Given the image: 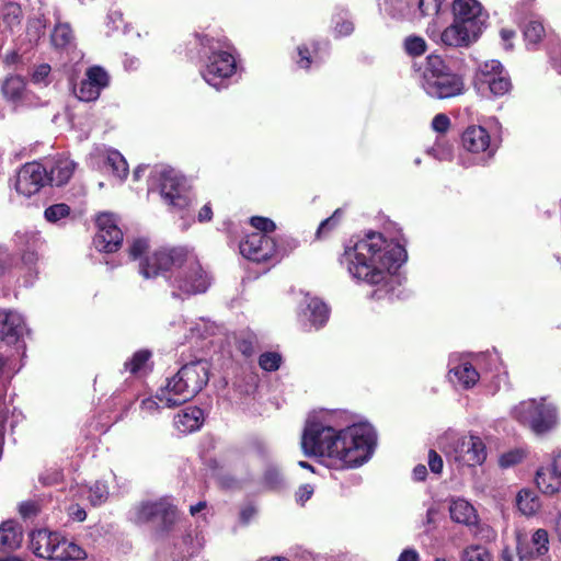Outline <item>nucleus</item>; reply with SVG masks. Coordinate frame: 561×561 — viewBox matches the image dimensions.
I'll return each mask as SVG.
<instances>
[{"label": "nucleus", "mask_w": 561, "mask_h": 561, "mask_svg": "<svg viewBox=\"0 0 561 561\" xmlns=\"http://www.w3.org/2000/svg\"><path fill=\"white\" fill-rule=\"evenodd\" d=\"M415 0H383V10L393 19H409Z\"/></svg>", "instance_id": "31"}, {"label": "nucleus", "mask_w": 561, "mask_h": 561, "mask_svg": "<svg viewBox=\"0 0 561 561\" xmlns=\"http://www.w3.org/2000/svg\"><path fill=\"white\" fill-rule=\"evenodd\" d=\"M73 38L72 30L68 23L58 22L56 24L51 34V42L54 46L58 48L68 47L72 43Z\"/></svg>", "instance_id": "35"}, {"label": "nucleus", "mask_w": 561, "mask_h": 561, "mask_svg": "<svg viewBox=\"0 0 561 561\" xmlns=\"http://www.w3.org/2000/svg\"><path fill=\"white\" fill-rule=\"evenodd\" d=\"M164 507V499L142 502L134 508L131 519L136 524L149 523L157 519L161 512H165Z\"/></svg>", "instance_id": "28"}, {"label": "nucleus", "mask_w": 561, "mask_h": 561, "mask_svg": "<svg viewBox=\"0 0 561 561\" xmlns=\"http://www.w3.org/2000/svg\"><path fill=\"white\" fill-rule=\"evenodd\" d=\"M428 153L438 160H449L451 158V147L437 144L428 150Z\"/></svg>", "instance_id": "59"}, {"label": "nucleus", "mask_w": 561, "mask_h": 561, "mask_svg": "<svg viewBox=\"0 0 561 561\" xmlns=\"http://www.w3.org/2000/svg\"><path fill=\"white\" fill-rule=\"evenodd\" d=\"M342 215H343L342 209H340V208L336 209L331 217L327 218L325 220H323L320 224L318 231H317V236L320 237L321 234H323V233L330 231L331 229H333L334 227H336L342 218Z\"/></svg>", "instance_id": "48"}, {"label": "nucleus", "mask_w": 561, "mask_h": 561, "mask_svg": "<svg viewBox=\"0 0 561 561\" xmlns=\"http://www.w3.org/2000/svg\"><path fill=\"white\" fill-rule=\"evenodd\" d=\"M149 242L145 238L135 239L129 247V255L134 259H140L141 255L148 250Z\"/></svg>", "instance_id": "52"}, {"label": "nucleus", "mask_w": 561, "mask_h": 561, "mask_svg": "<svg viewBox=\"0 0 561 561\" xmlns=\"http://www.w3.org/2000/svg\"><path fill=\"white\" fill-rule=\"evenodd\" d=\"M206 59L201 69L203 79L215 89L226 88V81L236 72L237 65L233 55L227 50L228 46L207 35L201 38Z\"/></svg>", "instance_id": "5"}, {"label": "nucleus", "mask_w": 561, "mask_h": 561, "mask_svg": "<svg viewBox=\"0 0 561 561\" xmlns=\"http://www.w3.org/2000/svg\"><path fill=\"white\" fill-rule=\"evenodd\" d=\"M21 20V9L16 4H9L4 9L3 21L8 23L9 26H13L20 23Z\"/></svg>", "instance_id": "51"}, {"label": "nucleus", "mask_w": 561, "mask_h": 561, "mask_svg": "<svg viewBox=\"0 0 561 561\" xmlns=\"http://www.w3.org/2000/svg\"><path fill=\"white\" fill-rule=\"evenodd\" d=\"M298 301V318L301 325L307 331L320 330L325 325L330 317V309L319 297L311 296L310 293L293 290Z\"/></svg>", "instance_id": "10"}, {"label": "nucleus", "mask_w": 561, "mask_h": 561, "mask_svg": "<svg viewBox=\"0 0 561 561\" xmlns=\"http://www.w3.org/2000/svg\"><path fill=\"white\" fill-rule=\"evenodd\" d=\"M450 127V119L446 114H437L432 121V128L439 134H445Z\"/></svg>", "instance_id": "54"}, {"label": "nucleus", "mask_w": 561, "mask_h": 561, "mask_svg": "<svg viewBox=\"0 0 561 561\" xmlns=\"http://www.w3.org/2000/svg\"><path fill=\"white\" fill-rule=\"evenodd\" d=\"M99 231L94 238L96 249L112 253L118 250L123 242V232L117 226L114 215L104 213L96 218Z\"/></svg>", "instance_id": "14"}, {"label": "nucleus", "mask_w": 561, "mask_h": 561, "mask_svg": "<svg viewBox=\"0 0 561 561\" xmlns=\"http://www.w3.org/2000/svg\"><path fill=\"white\" fill-rule=\"evenodd\" d=\"M162 198L171 206L183 209L188 206L190 199L184 193L182 176L173 169H161L156 173Z\"/></svg>", "instance_id": "12"}, {"label": "nucleus", "mask_w": 561, "mask_h": 561, "mask_svg": "<svg viewBox=\"0 0 561 561\" xmlns=\"http://www.w3.org/2000/svg\"><path fill=\"white\" fill-rule=\"evenodd\" d=\"M50 73V66L47 65V64H43V65H39L38 67H36V69L34 70L33 75H32V80L34 83H38V84H46L47 82V78Z\"/></svg>", "instance_id": "58"}, {"label": "nucleus", "mask_w": 561, "mask_h": 561, "mask_svg": "<svg viewBox=\"0 0 561 561\" xmlns=\"http://www.w3.org/2000/svg\"><path fill=\"white\" fill-rule=\"evenodd\" d=\"M79 491L87 494V499L93 506L103 504L108 497V488L101 481H96L91 486H81Z\"/></svg>", "instance_id": "33"}, {"label": "nucleus", "mask_w": 561, "mask_h": 561, "mask_svg": "<svg viewBox=\"0 0 561 561\" xmlns=\"http://www.w3.org/2000/svg\"><path fill=\"white\" fill-rule=\"evenodd\" d=\"M314 493V488L313 485L309 484V483H306V484H302L298 488V490L296 491V494H295V497H296V502L300 505H305V503L311 499V496L313 495Z\"/></svg>", "instance_id": "56"}, {"label": "nucleus", "mask_w": 561, "mask_h": 561, "mask_svg": "<svg viewBox=\"0 0 561 561\" xmlns=\"http://www.w3.org/2000/svg\"><path fill=\"white\" fill-rule=\"evenodd\" d=\"M251 225L257 230L256 232L265 233L273 232L276 228L274 221L265 217H252Z\"/></svg>", "instance_id": "50"}, {"label": "nucleus", "mask_w": 561, "mask_h": 561, "mask_svg": "<svg viewBox=\"0 0 561 561\" xmlns=\"http://www.w3.org/2000/svg\"><path fill=\"white\" fill-rule=\"evenodd\" d=\"M91 160H104L105 163L111 168L113 175L119 181L126 179L128 174V164L125 158L114 149L105 147H96L91 152Z\"/></svg>", "instance_id": "21"}, {"label": "nucleus", "mask_w": 561, "mask_h": 561, "mask_svg": "<svg viewBox=\"0 0 561 561\" xmlns=\"http://www.w3.org/2000/svg\"><path fill=\"white\" fill-rule=\"evenodd\" d=\"M76 163L68 158H58L50 162L48 171V183L57 186L66 184L73 174Z\"/></svg>", "instance_id": "27"}, {"label": "nucleus", "mask_w": 561, "mask_h": 561, "mask_svg": "<svg viewBox=\"0 0 561 561\" xmlns=\"http://www.w3.org/2000/svg\"><path fill=\"white\" fill-rule=\"evenodd\" d=\"M204 422V412L197 407H188L174 416V425L183 434L198 430Z\"/></svg>", "instance_id": "26"}, {"label": "nucleus", "mask_w": 561, "mask_h": 561, "mask_svg": "<svg viewBox=\"0 0 561 561\" xmlns=\"http://www.w3.org/2000/svg\"><path fill=\"white\" fill-rule=\"evenodd\" d=\"M354 30L353 23L351 21L344 20L341 23H336L335 32L337 35L346 36L350 35Z\"/></svg>", "instance_id": "62"}, {"label": "nucleus", "mask_w": 561, "mask_h": 561, "mask_svg": "<svg viewBox=\"0 0 561 561\" xmlns=\"http://www.w3.org/2000/svg\"><path fill=\"white\" fill-rule=\"evenodd\" d=\"M30 548L37 557L56 561L82 560L87 556L77 543L45 529L31 534Z\"/></svg>", "instance_id": "7"}, {"label": "nucleus", "mask_w": 561, "mask_h": 561, "mask_svg": "<svg viewBox=\"0 0 561 561\" xmlns=\"http://www.w3.org/2000/svg\"><path fill=\"white\" fill-rule=\"evenodd\" d=\"M164 506L165 512H161L157 519L161 520L163 530H169L175 523L178 513L176 508L168 500H164Z\"/></svg>", "instance_id": "46"}, {"label": "nucleus", "mask_w": 561, "mask_h": 561, "mask_svg": "<svg viewBox=\"0 0 561 561\" xmlns=\"http://www.w3.org/2000/svg\"><path fill=\"white\" fill-rule=\"evenodd\" d=\"M85 77L90 80L96 88L101 91L108 84V75L106 71L99 67L94 66L87 70Z\"/></svg>", "instance_id": "43"}, {"label": "nucleus", "mask_w": 561, "mask_h": 561, "mask_svg": "<svg viewBox=\"0 0 561 561\" xmlns=\"http://www.w3.org/2000/svg\"><path fill=\"white\" fill-rule=\"evenodd\" d=\"M455 19L465 24H476L480 32L482 31V21L480 19L482 8L477 0H456L454 2Z\"/></svg>", "instance_id": "25"}, {"label": "nucleus", "mask_w": 561, "mask_h": 561, "mask_svg": "<svg viewBox=\"0 0 561 561\" xmlns=\"http://www.w3.org/2000/svg\"><path fill=\"white\" fill-rule=\"evenodd\" d=\"M48 183L47 167L38 162L24 164L16 175L15 190L20 195L30 197Z\"/></svg>", "instance_id": "13"}, {"label": "nucleus", "mask_w": 561, "mask_h": 561, "mask_svg": "<svg viewBox=\"0 0 561 561\" xmlns=\"http://www.w3.org/2000/svg\"><path fill=\"white\" fill-rule=\"evenodd\" d=\"M524 37L527 46L537 45L545 36V27L542 22L536 18L530 16L524 25Z\"/></svg>", "instance_id": "32"}, {"label": "nucleus", "mask_w": 561, "mask_h": 561, "mask_svg": "<svg viewBox=\"0 0 561 561\" xmlns=\"http://www.w3.org/2000/svg\"><path fill=\"white\" fill-rule=\"evenodd\" d=\"M239 249L242 256L254 262L279 260L285 255L271 236L261 232L248 234Z\"/></svg>", "instance_id": "11"}, {"label": "nucleus", "mask_w": 561, "mask_h": 561, "mask_svg": "<svg viewBox=\"0 0 561 561\" xmlns=\"http://www.w3.org/2000/svg\"><path fill=\"white\" fill-rule=\"evenodd\" d=\"M405 51L411 56H421L426 51L427 45L421 36H408L404 39Z\"/></svg>", "instance_id": "42"}, {"label": "nucleus", "mask_w": 561, "mask_h": 561, "mask_svg": "<svg viewBox=\"0 0 561 561\" xmlns=\"http://www.w3.org/2000/svg\"><path fill=\"white\" fill-rule=\"evenodd\" d=\"M282 364V356L276 352H266L260 355L259 365L265 371H275Z\"/></svg>", "instance_id": "44"}, {"label": "nucleus", "mask_w": 561, "mask_h": 561, "mask_svg": "<svg viewBox=\"0 0 561 561\" xmlns=\"http://www.w3.org/2000/svg\"><path fill=\"white\" fill-rule=\"evenodd\" d=\"M461 561H492V557L485 547L472 545L463 550Z\"/></svg>", "instance_id": "39"}, {"label": "nucleus", "mask_w": 561, "mask_h": 561, "mask_svg": "<svg viewBox=\"0 0 561 561\" xmlns=\"http://www.w3.org/2000/svg\"><path fill=\"white\" fill-rule=\"evenodd\" d=\"M449 514L454 522L466 526H476L479 522V517L473 505L462 497H455L450 500Z\"/></svg>", "instance_id": "24"}, {"label": "nucleus", "mask_w": 561, "mask_h": 561, "mask_svg": "<svg viewBox=\"0 0 561 561\" xmlns=\"http://www.w3.org/2000/svg\"><path fill=\"white\" fill-rule=\"evenodd\" d=\"M516 549L519 561H530L543 557L549 551V536L547 530L539 528L531 537V546L527 542L526 535L516 533Z\"/></svg>", "instance_id": "16"}, {"label": "nucleus", "mask_w": 561, "mask_h": 561, "mask_svg": "<svg viewBox=\"0 0 561 561\" xmlns=\"http://www.w3.org/2000/svg\"><path fill=\"white\" fill-rule=\"evenodd\" d=\"M473 84L482 96H503L512 88L508 72L499 60L494 59L479 65Z\"/></svg>", "instance_id": "9"}, {"label": "nucleus", "mask_w": 561, "mask_h": 561, "mask_svg": "<svg viewBox=\"0 0 561 561\" xmlns=\"http://www.w3.org/2000/svg\"><path fill=\"white\" fill-rule=\"evenodd\" d=\"M19 511L24 518H27L36 514L37 506L33 502H24L20 505Z\"/></svg>", "instance_id": "61"}, {"label": "nucleus", "mask_w": 561, "mask_h": 561, "mask_svg": "<svg viewBox=\"0 0 561 561\" xmlns=\"http://www.w3.org/2000/svg\"><path fill=\"white\" fill-rule=\"evenodd\" d=\"M419 83L428 96L438 100L460 95L465 89L462 78L437 55L427 56Z\"/></svg>", "instance_id": "4"}, {"label": "nucleus", "mask_w": 561, "mask_h": 561, "mask_svg": "<svg viewBox=\"0 0 561 561\" xmlns=\"http://www.w3.org/2000/svg\"><path fill=\"white\" fill-rule=\"evenodd\" d=\"M149 358L150 353L148 351H138L125 363V369L133 375L141 374L146 371Z\"/></svg>", "instance_id": "37"}, {"label": "nucleus", "mask_w": 561, "mask_h": 561, "mask_svg": "<svg viewBox=\"0 0 561 561\" xmlns=\"http://www.w3.org/2000/svg\"><path fill=\"white\" fill-rule=\"evenodd\" d=\"M208 289L207 283H175L172 295L179 299H187L194 295L204 294Z\"/></svg>", "instance_id": "34"}, {"label": "nucleus", "mask_w": 561, "mask_h": 561, "mask_svg": "<svg viewBox=\"0 0 561 561\" xmlns=\"http://www.w3.org/2000/svg\"><path fill=\"white\" fill-rule=\"evenodd\" d=\"M448 378L453 383L463 389H469L478 382L480 376L469 362L463 360L456 363L455 359H451Z\"/></svg>", "instance_id": "22"}, {"label": "nucleus", "mask_w": 561, "mask_h": 561, "mask_svg": "<svg viewBox=\"0 0 561 561\" xmlns=\"http://www.w3.org/2000/svg\"><path fill=\"white\" fill-rule=\"evenodd\" d=\"M257 511L253 505H244L239 512V523L242 526L249 525L256 516Z\"/></svg>", "instance_id": "57"}, {"label": "nucleus", "mask_w": 561, "mask_h": 561, "mask_svg": "<svg viewBox=\"0 0 561 561\" xmlns=\"http://www.w3.org/2000/svg\"><path fill=\"white\" fill-rule=\"evenodd\" d=\"M512 415L537 435L552 431L558 424L557 408L545 398L519 402L513 408Z\"/></svg>", "instance_id": "8"}, {"label": "nucleus", "mask_w": 561, "mask_h": 561, "mask_svg": "<svg viewBox=\"0 0 561 561\" xmlns=\"http://www.w3.org/2000/svg\"><path fill=\"white\" fill-rule=\"evenodd\" d=\"M238 348L245 356H250L254 352L252 340L244 339V340L239 341Z\"/></svg>", "instance_id": "64"}, {"label": "nucleus", "mask_w": 561, "mask_h": 561, "mask_svg": "<svg viewBox=\"0 0 561 561\" xmlns=\"http://www.w3.org/2000/svg\"><path fill=\"white\" fill-rule=\"evenodd\" d=\"M16 243L24 248H37L42 242L38 231H20L15 234Z\"/></svg>", "instance_id": "45"}, {"label": "nucleus", "mask_w": 561, "mask_h": 561, "mask_svg": "<svg viewBox=\"0 0 561 561\" xmlns=\"http://www.w3.org/2000/svg\"><path fill=\"white\" fill-rule=\"evenodd\" d=\"M25 82L20 76L8 77L2 85V91L5 98L16 101L23 95Z\"/></svg>", "instance_id": "36"}, {"label": "nucleus", "mask_w": 561, "mask_h": 561, "mask_svg": "<svg viewBox=\"0 0 561 561\" xmlns=\"http://www.w3.org/2000/svg\"><path fill=\"white\" fill-rule=\"evenodd\" d=\"M265 482L272 489H277L283 484V476L275 467L268 468L265 472Z\"/></svg>", "instance_id": "53"}, {"label": "nucleus", "mask_w": 561, "mask_h": 561, "mask_svg": "<svg viewBox=\"0 0 561 561\" xmlns=\"http://www.w3.org/2000/svg\"><path fill=\"white\" fill-rule=\"evenodd\" d=\"M516 505L523 515L533 516L540 508V500L534 491L523 489L516 495Z\"/></svg>", "instance_id": "30"}, {"label": "nucleus", "mask_w": 561, "mask_h": 561, "mask_svg": "<svg viewBox=\"0 0 561 561\" xmlns=\"http://www.w3.org/2000/svg\"><path fill=\"white\" fill-rule=\"evenodd\" d=\"M439 448L458 468L480 466L486 459L485 444L474 434L447 432L439 439Z\"/></svg>", "instance_id": "6"}, {"label": "nucleus", "mask_w": 561, "mask_h": 561, "mask_svg": "<svg viewBox=\"0 0 561 561\" xmlns=\"http://www.w3.org/2000/svg\"><path fill=\"white\" fill-rule=\"evenodd\" d=\"M297 50H298V56H299L297 64L300 68L308 69L312 61H317V56H314L312 59L311 53L307 46H305V45L299 46L297 48Z\"/></svg>", "instance_id": "55"}, {"label": "nucleus", "mask_w": 561, "mask_h": 561, "mask_svg": "<svg viewBox=\"0 0 561 561\" xmlns=\"http://www.w3.org/2000/svg\"><path fill=\"white\" fill-rule=\"evenodd\" d=\"M415 2L417 3L415 12H419L421 18L436 16L442 7V0H415Z\"/></svg>", "instance_id": "41"}, {"label": "nucleus", "mask_w": 561, "mask_h": 561, "mask_svg": "<svg viewBox=\"0 0 561 561\" xmlns=\"http://www.w3.org/2000/svg\"><path fill=\"white\" fill-rule=\"evenodd\" d=\"M428 467L434 473H440L443 470V459L435 450L428 453Z\"/></svg>", "instance_id": "60"}, {"label": "nucleus", "mask_w": 561, "mask_h": 561, "mask_svg": "<svg viewBox=\"0 0 561 561\" xmlns=\"http://www.w3.org/2000/svg\"><path fill=\"white\" fill-rule=\"evenodd\" d=\"M26 333L24 318L19 312L0 310V341L13 344Z\"/></svg>", "instance_id": "19"}, {"label": "nucleus", "mask_w": 561, "mask_h": 561, "mask_svg": "<svg viewBox=\"0 0 561 561\" xmlns=\"http://www.w3.org/2000/svg\"><path fill=\"white\" fill-rule=\"evenodd\" d=\"M343 412H328L308 419L301 448L306 456L321 458L332 469L359 467L371 457L376 445L374 427L367 423L344 426Z\"/></svg>", "instance_id": "1"}, {"label": "nucleus", "mask_w": 561, "mask_h": 561, "mask_svg": "<svg viewBox=\"0 0 561 561\" xmlns=\"http://www.w3.org/2000/svg\"><path fill=\"white\" fill-rule=\"evenodd\" d=\"M164 407L158 400L157 394L154 397L146 398L140 403V410L146 415H153L159 412L160 409Z\"/></svg>", "instance_id": "49"}, {"label": "nucleus", "mask_w": 561, "mask_h": 561, "mask_svg": "<svg viewBox=\"0 0 561 561\" xmlns=\"http://www.w3.org/2000/svg\"><path fill=\"white\" fill-rule=\"evenodd\" d=\"M70 215V207L67 204L59 203L47 207L44 217L48 222L56 224Z\"/></svg>", "instance_id": "40"}, {"label": "nucleus", "mask_w": 561, "mask_h": 561, "mask_svg": "<svg viewBox=\"0 0 561 561\" xmlns=\"http://www.w3.org/2000/svg\"><path fill=\"white\" fill-rule=\"evenodd\" d=\"M534 482L543 495L553 496L561 492V476L550 461L536 469Z\"/></svg>", "instance_id": "20"}, {"label": "nucleus", "mask_w": 561, "mask_h": 561, "mask_svg": "<svg viewBox=\"0 0 561 561\" xmlns=\"http://www.w3.org/2000/svg\"><path fill=\"white\" fill-rule=\"evenodd\" d=\"M208 364L195 360L183 365L157 392L163 407L172 409L193 399L208 382Z\"/></svg>", "instance_id": "3"}, {"label": "nucleus", "mask_w": 561, "mask_h": 561, "mask_svg": "<svg viewBox=\"0 0 561 561\" xmlns=\"http://www.w3.org/2000/svg\"><path fill=\"white\" fill-rule=\"evenodd\" d=\"M178 256L179 252L176 250H157L140 263V273L145 278L164 277Z\"/></svg>", "instance_id": "17"}, {"label": "nucleus", "mask_w": 561, "mask_h": 561, "mask_svg": "<svg viewBox=\"0 0 561 561\" xmlns=\"http://www.w3.org/2000/svg\"><path fill=\"white\" fill-rule=\"evenodd\" d=\"M479 35L480 28L476 24H465L455 19L454 23L442 33V42L453 47L466 46L476 41Z\"/></svg>", "instance_id": "18"}, {"label": "nucleus", "mask_w": 561, "mask_h": 561, "mask_svg": "<svg viewBox=\"0 0 561 561\" xmlns=\"http://www.w3.org/2000/svg\"><path fill=\"white\" fill-rule=\"evenodd\" d=\"M369 289L366 291L369 299L381 301H393L396 299H404L408 291L404 283H367Z\"/></svg>", "instance_id": "23"}, {"label": "nucleus", "mask_w": 561, "mask_h": 561, "mask_svg": "<svg viewBox=\"0 0 561 561\" xmlns=\"http://www.w3.org/2000/svg\"><path fill=\"white\" fill-rule=\"evenodd\" d=\"M344 259L350 274L358 280H383L399 275L408 253L404 247L386 239L382 233L369 231L345 249Z\"/></svg>", "instance_id": "2"}, {"label": "nucleus", "mask_w": 561, "mask_h": 561, "mask_svg": "<svg viewBox=\"0 0 561 561\" xmlns=\"http://www.w3.org/2000/svg\"><path fill=\"white\" fill-rule=\"evenodd\" d=\"M419 560H420L419 552L412 548L404 549L398 559V561H419Z\"/></svg>", "instance_id": "63"}, {"label": "nucleus", "mask_w": 561, "mask_h": 561, "mask_svg": "<svg viewBox=\"0 0 561 561\" xmlns=\"http://www.w3.org/2000/svg\"><path fill=\"white\" fill-rule=\"evenodd\" d=\"M461 140L467 151L480 156L479 162H486L496 151V146L491 142L489 133L481 126L468 127Z\"/></svg>", "instance_id": "15"}, {"label": "nucleus", "mask_w": 561, "mask_h": 561, "mask_svg": "<svg viewBox=\"0 0 561 561\" xmlns=\"http://www.w3.org/2000/svg\"><path fill=\"white\" fill-rule=\"evenodd\" d=\"M75 94L76 96L83 102H91L95 101L99 96L101 91L94 85L90 80L87 78L83 79L79 85V88H75Z\"/></svg>", "instance_id": "38"}, {"label": "nucleus", "mask_w": 561, "mask_h": 561, "mask_svg": "<svg viewBox=\"0 0 561 561\" xmlns=\"http://www.w3.org/2000/svg\"><path fill=\"white\" fill-rule=\"evenodd\" d=\"M523 458H524V453L522 450H519V449L510 450V451L501 455V457L499 459V465L502 468H508V467L519 463L523 460Z\"/></svg>", "instance_id": "47"}, {"label": "nucleus", "mask_w": 561, "mask_h": 561, "mask_svg": "<svg viewBox=\"0 0 561 561\" xmlns=\"http://www.w3.org/2000/svg\"><path fill=\"white\" fill-rule=\"evenodd\" d=\"M22 531L13 522H4L0 526V550L12 551L20 547Z\"/></svg>", "instance_id": "29"}]
</instances>
